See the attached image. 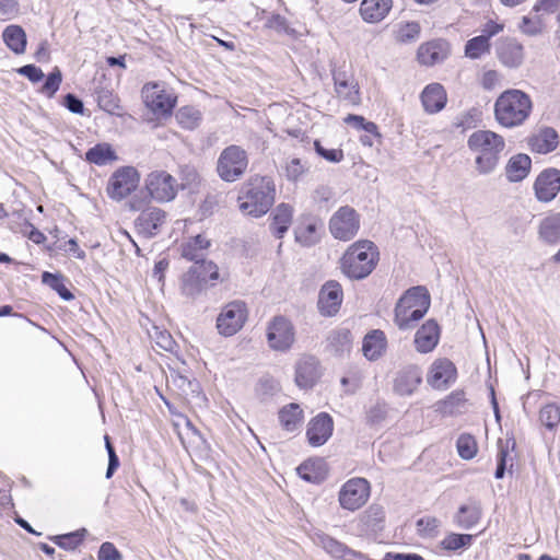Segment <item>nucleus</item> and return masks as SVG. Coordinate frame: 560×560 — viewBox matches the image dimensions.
<instances>
[{
  "label": "nucleus",
  "instance_id": "f257e3e1",
  "mask_svg": "<svg viewBox=\"0 0 560 560\" xmlns=\"http://www.w3.org/2000/svg\"><path fill=\"white\" fill-rule=\"evenodd\" d=\"M276 200V185L268 176L249 177L241 187L237 202L240 211L253 218L265 215Z\"/></svg>",
  "mask_w": 560,
  "mask_h": 560
},
{
  "label": "nucleus",
  "instance_id": "f03ea898",
  "mask_svg": "<svg viewBox=\"0 0 560 560\" xmlns=\"http://www.w3.org/2000/svg\"><path fill=\"white\" fill-rule=\"evenodd\" d=\"M468 149L475 153L476 170L480 175L494 172L505 148L502 136L491 130L474 131L467 139Z\"/></svg>",
  "mask_w": 560,
  "mask_h": 560
},
{
  "label": "nucleus",
  "instance_id": "7ed1b4c3",
  "mask_svg": "<svg viewBox=\"0 0 560 560\" xmlns=\"http://www.w3.org/2000/svg\"><path fill=\"white\" fill-rule=\"evenodd\" d=\"M380 259L377 246L369 240L353 243L342 255L340 268L351 280H362L369 277Z\"/></svg>",
  "mask_w": 560,
  "mask_h": 560
},
{
  "label": "nucleus",
  "instance_id": "20e7f679",
  "mask_svg": "<svg viewBox=\"0 0 560 560\" xmlns=\"http://www.w3.org/2000/svg\"><path fill=\"white\" fill-rule=\"evenodd\" d=\"M533 103L528 94L510 89L500 94L494 103L495 120L505 128L521 126L529 117Z\"/></svg>",
  "mask_w": 560,
  "mask_h": 560
},
{
  "label": "nucleus",
  "instance_id": "39448f33",
  "mask_svg": "<svg viewBox=\"0 0 560 560\" xmlns=\"http://www.w3.org/2000/svg\"><path fill=\"white\" fill-rule=\"evenodd\" d=\"M247 166V152L240 145L231 144L220 153L217 172L222 180L233 183L245 174Z\"/></svg>",
  "mask_w": 560,
  "mask_h": 560
},
{
  "label": "nucleus",
  "instance_id": "423d86ee",
  "mask_svg": "<svg viewBox=\"0 0 560 560\" xmlns=\"http://www.w3.org/2000/svg\"><path fill=\"white\" fill-rule=\"evenodd\" d=\"M145 106L159 116H170L176 106L177 97L165 89L164 83L149 82L142 88Z\"/></svg>",
  "mask_w": 560,
  "mask_h": 560
},
{
  "label": "nucleus",
  "instance_id": "0eeeda50",
  "mask_svg": "<svg viewBox=\"0 0 560 560\" xmlns=\"http://www.w3.org/2000/svg\"><path fill=\"white\" fill-rule=\"evenodd\" d=\"M248 316L245 302L235 300L225 304L217 318L219 334L231 337L242 329Z\"/></svg>",
  "mask_w": 560,
  "mask_h": 560
},
{
  "label": "nucleus",
  "instance_id": "6e6552de",
  "mask_svg": "<svg viewBox=\"0 0 560 560\" xmlns=\"http://www.w3.org/2000/svg\"><path fill=\"white\" fill-rule=\"evenodd\" d=\"M360 230V215L350 206L340 207L329 220V231L339 241L352 240Z\"/></svg>",
  "mask_w": 560,
  "mask_h": 560
},
{
  "label": "nucleus",
  "instance_id": "1a4fd4ad",
  "mask_svg": "<svg viewBox=\"0 0 560 560\" xmlns=\"http://www.w3.org/2000/svg\"><path fill=\"white\" fill-rule=\"evenodd\" d=\"M140 182V174L133 166L117 168L108 179L106 191L114 200H122L133 192Z\"/></svg>",
  "mask_w": 560,
  "mask_h": 560
},
{
  "label": "nucleus",
  "instance_id": "9d476101",
  "mask_svg": "<svg viewBox=\"0 0 560 560\" xmlns=\"http://www.w3.org/2000/svg\"><path fill=\"white\" fill-rule=\"evenodd\" d=\"M267 341L275 351L284 352L292 348L295 341V328L285 316H275L267 327Z\"/></svg>",
  "mask_w": 560,
  "mask_h": 560
},
{
  "label": "nucleus",
  "instance_id": "9b49d317",
  "mask_svg": "<svg viewBox=\"0 0 560 560\" xmlns=\"http://www.w3.org/2000/svg\"><path fill=\"white\" fill-rule=\"evenodd\" d=\"M370 497V483L364 478L349 479L339 491V503L341 508L355 511L359 510Z\"/></svg>",
  "mask_w": 560,
  "mask_h": 560
},
{
  "label": "nucleus",
  "instance_id": "f8f14e48",
  "mask_svg": "<svg viewBox=\"0 0 560 560\" xmlns=\"http://www.w3.org/2000/svg\"><path fill=\"white\" fill-rule=\"evenodd\" d=\"M145 189L160 202L171 201L177 195L176 179L165 171L151 172L145 178Z\"/></svg>",
  "mask_w": 560,
  "mask_h": 560
},
{
  "label": "nucleus",
  "instance_id": "ddd939ff",
  "mask_svg": "<svg viewBox=\"0 0 560 560\" xmlns=\"http://www.w3.org/2000/svg\"><path fill=\"white\" fill-rule=\"evenodd\" d=\"M431 304L430 294L425 287L418 285L408 289L398 300V312L404 316V308H410L409 317L422 318Z\"/></svg>",
  "mask_w": 560,
  "mask_h": 560
},
{
  "label": "nucleus",
  "instance_id": "4468645a",
  "mask_svg": "<svg viewBox=\"0 0 560 560\" xmlns=\"http://www.w3.org/2000/svg\"><path fill=\"white\" fill-rule=\"evenodd\" d=\"M343 300L341 284L336 280L325 282L318 293V310L324 316L336 315Z\"/></svg>",
  "mask_w": 560,
  "mask_h": 560
},
{
  "label": "nucleus",
  "instance_id": "2eb2a0df",
  "mask_svg": "<svg viewBox=\"0 0 560 560\" xmlns=\"http://www.w3.org/2000/svg\"><path fill=\"white\" fill-rule=\"evenodd\" d=\"M534 191L539 201H552L560 192V171L549 167L540 172L535 179Z\"/></svg>",
  "mask_w": 560,
  "mask_h": 560
},
{
  "label": "nucleus",
  "instance_id": "dca6fc26",
  "mask_svg": "<svg viewBox=\"0 0 560 560\" xmlns=\"http://www.w3.org/2000/svg\"><path fill=\"white\" fill-rule=\"evenodd\" d=\"M457 370L448 359L435 360L428 373L427 382L435 389H446L456 381Z\"/></svg>",
  "mask_w": 560,
  "mask_h": 560
},
{
  "label": "nucleus",
  "instance_id": "f3484780",
  "mask_svg": "<svg viewBox=\"0 0 560 560\" xmlns=\"http://www.w3.org/2000/svg\"><path fill=\"white\" fill-rule=\"evenodd\" d=\"M320 375V363L314 355H303L295 363V383L300 388H312Z\"/></svg>",
  "mask_w": 560,
  "mask_h": 560
},
{
  "label": "nucleus",
  "instance_id": "a211bd4d",
  "mask_svg": "<svg viewBox=\"0 0 560 560\" xmlns=\"http://www.w3.org/2000/svg\"><path fill=\"white\" fill-rule=\"evenodd\" d=\"M451 54L450 43L445 39H432L419 46L417 59L419 63L431 67L447 59Z\"/></svg>",
  "mask_w": 560,
  "mask_h": 560
},
{
  "label": "nucleus",
  "instance_id": "6ab92c4d",
  "mask_svg": "<svg viewBox=\"0 0 560 560\" xmlns=\"http://www.w3.org/2000/svg\"><path fill=\"white\" fill-rule=\"evenodd\" d=\"M334 420L327 412H320L307 424L306 436L312 446L324 445L332 435Z\"/></svg>",
  "mask_w": 560,
  "mask_h": 560
},
{
  "label": "nucleus",
  "instance_id": "aec40b11",
  "mask_svg": "<svg viewBox=\"0 0 560 560\" xmlns=\"http://www.w3.org/2000/svg\"><path fill=\"white\" fill-rule=\"evenodd\" d=\"M166 221V212L156 207H149L140 212L135 225L140 234L150 238L155 236Z\"/></svg>",
  "mask_w": 560,
  "mask_h": 560
},
{
  "label": "nucleus",
  "instance_id": "412c9836",
  "mask_svg": "<svg viewBox=\"0 0 560 560\" xmlns=\"http://www.w3.org/2000/svg\"><path fill=\"white\" fill-rule=\"evenodd\" d=\"M495 50L501 63L508 68H518L523 63L524 47L514 38H501Z\"/></svg>",
  "mask_w": 560,
  "mask_h": 560
},
{
  "label": "nucleus",
  "instance_id": "4be33fe9",
  "mask_svg": "<svg viewBox=\"0 0 560 560\" xmlns=\"http://www.w3.org/2000/svg\"><path fill=\"white\" fill-rule=\"evenodd\" d=\"M422 372L417 365H408L397 373L394 390L400 396H410L421 384Z\"/></svg>",
  "mask_w": 560,
  "mask_h": 560
},
{
  "label": "nucleus",
  "instance_id": "5701e85b",
  "mask_svg": "<svg viewBox=\"0 0 560 560\" xmlns=\"http://www.w3.org/2000/svg\"><path fill=\"white\" fill-rule=\"evenodd\" d=\"M440 340V326L434 319L427 320L415 335V347L420 353L435 349Z\"/></svg>",
  "mask_w": 560,
  "mask_h": 560
},
{
  "label": "nucleus",
  "instance_id": "b1692460",
  "mask_svg": "<svg viewBox=\"0 0 560 560\" xmlns=\"http://www.w3.org/2000/svg\"><path fill=\"white\" fill-rule=\"evenodd\" d=\"M385 512L381 505H370L360 517V533L368 537H376L383 530Z\"/></svg>",
  "mask_w": 560,
  "mask_h": 560
},
{
  "label": "nucleus",
  "instance_id": "393cba45",
  "mask_svg": "<svg viewBox=\"0 0 560 560\" xmlns=\"http://www.w3.org/2000/svg\"><path fill=\"white\" fill-rule=\"evenodd\" d=\"M202 266H191L182 277L180 291L187 298L195 299L206 291L210 285L207 278H202Z\"/></svg>",
  "mask_w": 560,
  "mask_h": 560
},
{
  "label": "nucleus",
  "instance_id": "a878e982",
  "mask_svg": "<svg viewBox=\"0 0 560 560\" xmlns=\"http://www.w3.org/2000/svg\"><path fill=\"white\" fill-rule=\"evenodd\" d=\"M352 334L347 328L331 330L326 338V351L335 357H345L352 349Z\"/></svg>",
  "mask_w": 560,
  "mask_h": 560
},
{
  "label": "nucleus",
  "instance_id": "bb28decb",
  "mask_svg": "<svg viewBox=\"0 0 560 560\" xmlns=\"http://www.w3.org/2000/svg\"><path fill=\"white\" fill-rule=\"evenodd\" d=\"M387 347L386 335L381 329H373L369 331L362 341L363 355L369 361L378 360L385 352Z\"/></svg>",
  "mask_w": 560,
  "mask_h": 560
},
{
  "label": "nucleus",
  "instance_id": "cd10ccee",
  "mask_svg": "<svg viewBox=\"0 0 560 560\" xmlns=\"http://www.w3.org/2000/svg\"><path fill=\"white\" fill-rule=\"evenodd\" d=\"M393 7V0H362L360 15L366 23H378L383 21Z\"/></svg>",
  "mask_w": 560,
  "mask_h": 560
},
{
  "label": "nucleus",
  "instance_id": "c85d7f7f",
  "mask_svg": "<svg viewBox=\"0 0 560 560\" xmlns=\"http://www.w3.org/2000/svg\"><path fill=\"white\" fill-rule=\"evenodd\" d=\"M538 238L546 245L556 246L560 243V213L550 212L540 220Z\"/></svg>",
  "mask_w": 560,
  "mask_h": 560
},
{
  "label": "nucleus",
  "instance_id": "c756f323",
  "mask_svg": "<svg viewBox=\"0 0 560 560\" xmlns=\"http://www.w3.org/2000/svg\"><path fill=\"white\" fill-rule=\"evenodd\" d=\"M559 144V135L551 127L541 128L535 136L529 138L528 145L532 151L547 154L557 149Z\"/></svg>",
  "mask_w": 560,
  "mask_h": 560
},
{
  "label": "nucleus",
  "instance_id": "7c9ffc66",
  "mask_svg": "<svg viewBox=\"0 0 560 560\" xmlns=\"http://www.w3.org/2000/svg\"><path fill=\"white\" fill-rule=\"evenodd\" d=\"M446 93L440 83H431L421 93V102L427 113L434 114L442 110L446 104Z\"/></svg>",
  "mask_w": 560,
  "mask_h": 560
},
{
  "label": "nucleus",
  "instance_id": "2f4dec72",
  "mask_svg": "<svg viewBox=\"0 0 560 560\" xmlns=\"http://www.w3.org/2000/svg\"><path fill=\"white\" fill-rule=\"evenodd\" d=\"M293 219V208L288 203H279L271 213L269 229L273 236L282 238L288 232Z\"/></svg>",
  "mask_w": 560,
  "mask_h": 560
},
{
  "label": "nucleus",
  "instance_id": "473e14b6",
  "mask_svg": "<svg viewBox=\"0 0 560 560\" xmlns=\"http://www.w3.org/2000/svg\"><path fill=\"white\" fill-rule=\"evenodd\" d=\"M532 168V160L525 153L511 156L505 165V176L510 183H518L525 179Z\"/></svg>",
  "mask_w": 560,
  "mask_h": 560
},
{
  "label": "nucleus",
  "instance_id": "72a5a7b5",
  "mask_svg": "<svg viewBox=\"0 0 560 560\" xmlns=\"http://www.w3.org/2000/svg\"><path fill=\"white\" fill-rule=\"evenodd\" d=\"M210 245V240L202 234H198L180 245V255L189 261L200 262L206 259V252Z\"/></svg>",
  "mask_w": 560,
  "mask_h": 560
},
{
  "label": "nucleus",
  "instance_id": "f704fd0d",
  "mask_svg": "<svg viewBox=\"0 0 560 560\" xmlns=\"http://www.w3.org/2000/svg\"><path fill=\"white\" fill-rule=\"evenodd\" d=\"M481 515L482 510L479 503L463 504L454 516V523L457 527L468 530L480 522Z\"/></svg>",
  "mask_w": 560,
  "mask_h": 560
},
{
  "label": "nucleus",
  "instance_id": "c9c22d12",
  "mask_svg": "<svg viewBox=\"0 0 560 560\" xmlns=\"http://www.w3.org/2000/svg\"><path fill=\"white\" fill-rule=\"evenodd\" d=\"M303 418V410L296 402L285 405L278 412L280 425L288 432L298 430L302 424Z\"/></svg>",
  "mask_w": 560,
  "mask_h": 560
},
{
  "label": "nucleus",
  "instance_id": "e433bc0d",
  "mask_svg": "<svg viewBox=\"0 0 560 560\" xmlns=\"http://www.w3.org/2000/svg\"><path fill=\"white\" fill-rule=\"evenodd\" d=\"M322 222L315 218H308L306 223L299 224L294 230L295 241L303 246L310 247L318 243L317 230Z\"/></svg>",
  "mask_w": 560,
  "mask_h": 560
},
{
  "label": "nucleus",
  "instance_id": "4c0bfd02",
  "mask_svg": "<svg viewBox=\"0 0 560 560\" xmlns=\"http://www.w3.org/2000/svg\"><path fill=\"white\" fill-rule=\"evenodd\" d=\"M466 398L463 390L452 392L445 399L436 402V410L444 416H455L464 412Z\"/></svg>",
  "mask_w": 560,
  "mask_h": 560
},
{
  "label": "nucleus",
  "instance_id": "58836bf2",
  "mask_svg": "<svg viewBox=\"0 0 560 560\" xmlns=\"http://www.w3.org/2000/svg\"><path fill=\"white\" fill-rule=\"evenodd\" d=\"M2 37L8 48L14 54L20 55L25 51L27 40L22 26L15 24L7 26Z\"/></svg>",
  "mask_w": 560,
  "mask_h": 560
},
{
  "label": "nucleus",
  "instance_id": "ea45409f",
  "mask_svg": "<svg viewBox=\"0 0 560 560\" xmlns=\"http://www.w3.org/2000/svg\"><path fill=\"white\" fill-rule=\"evenodd\" d=\"M499 452L497 455V468L494 471L495 479H502L508 470V463L513 462L512 457H509L510 450H514L516 442L513 438L506 439L505 441H498ZM513 467V463L510 464V469Z\"/></svg>",
  "mask_w": 560,
  "mask_h": 560
},
{
  "label": "nucleus",
  "instance_id": "a19ab883",
  "mask_svg": "<svg viewBox=\"0 0 560 560\" xmlns=\"http://www.w3.org/2000/svg\"><path fill=\"white\" fill-rule=\"evenodd\" d=\"M85 160L95 165H106L117 160L116 152L109 143H97L85 152Z\"/></svg>",
  "mask_w": 560,
  "mask_h": 560
},
{
  "label": "nucleus",
  "instance_id": "79ce46f5",
  "mask_svg": "<svg viewBox=\"0 0 560 560\" xmlns=\"http://www.w3.org/2000/svg\"><path fill=\"white\" fill-rule=\"evenodd\" d=\"M175 117L178 125L187 130L196 129L202 120L201 112L197 107L190 105L180 107L176 112Z\"/></svg>",
  "mask_w": 560,
  "mask_h": 560
},
{
  "label": "nucleus",
  "instance_id": "37998d69",
  "mask_svg": "<svg viewBox=\"0 0 560 560\" xmlns=\"http://www.w3.org/2000/svg\"><path fill=\"white\" fill-rule=\"evenodd\" d=\"M336 95L341 100L351 105H358L361 102L360 88L355 79L339 82L334 86Z\"/></svg>",
  "mask_w": 560,
  "mask_h": 560
},
{
  "label": "nucleus",
  "instance_id": "c03bdc74",
  "mask_svg": "<svg viewBox=\"0 0 560 560\" xmlns=\"http://www.w3.org/2000/svg\"><path fill=\"white\" fill-rule=\"evenodd\" d=\"M324 463L318 462H304L298 467L300 477L308 482L319 483L325 479V470L322 469Z\"/></svg>",
  "mask_w": 560,
  "mask_h": 560
},
{
  "label": "nucleus",
  "instance_id": "a18cd8bd",
  "mask_svg": "<svg viewBox=\"0 0 560 560\" xmlns=\"http://www.w3.org/2000/svg\"><path fill=\"white\" fill-rule=\"evenodd\" d=\"M86 529L81 528L68 534L50 536L49 539L58 547L66 550H74L84 539Z\"/></svg>",
  "mask_w": 560,
  "mask_h": 560
},
{
  "label": "nucleus",
  "instance_id": "49530a36",
  "mask_svg": "<svg viewBox=\"0 0 560 560\" xmlns=\"http://www.w3.org/2000/svg\"><path fill=\"white\" fill-rule=\"evenodd\" d=\"M42 281L56 291L63 301H71L74 299L73 293L65 285L63 277L61 275L45 271L42 275Z\"/></svg>",
  "mask_w": 560,
  "mask_h": 560
},
{
  "label": "nucleus",
  "instance_id": "de8ad7c7",
  "mask_svg": "<svg viewBox=\"0 0 560 560\" xmlns=\"http://www.w3.org/2000/svg\"><path fill=\"white\" fill-rule=\"evenodd\" d=\"M489 51L490 42L488 40V36L485 35L475 36L465 44V55L470 59H479Z\"/></svg>",
  "mask_w": 560,
  "mask_h": 560
},
{
  "label": "nucleus",
  "instance_id": "09e8293b",
  "mask_svg": "<svg viewBox=\"0 0 560 560\" xmlns=\"http://www.w3.org/2000/svg\"><path fill=\"white\" fill-rule=\"evenodd\" d=\"M472 542V535L451 533L441 541V547L447 551H457L468 548Z\"/></svg>",
  "mask_w": 560,
  "mask_h": 560
},
{
  "label": "nucleus",
  "instance_id": "8fccbe9b",
  "mask_svg": "<svg viewBox=\"0 0 560 560\" xmlns=\"http://www.w3.org/2000/svg\"><path fill=\"white\" fill-rule=\"evenodd\" d=\"M457 452L460 458L469 460L478 452L476 439L471 434L463 433L456 441Z\"/></svg>",
  "mask_w": 560,
  "mask_h": 560
},
{
  "label": "nucleus",
  "instance_id": "3c124183",
  "mask_svg": "<svg viewBox=\"0 0 560 560\" xmlns=\"http://www.w3.org/2000/svg\"><path fill=\"white\" fill-rule=\"evenodd\" d=\"M96 100L98 106L109 114H115L120 108L119 100L113 94L110 90L103 88L97 90Z\"/></svg>",
  "mask_w": 560,
  "mask_h": 560
},
{
  "label": "nucleus",
  "instance_id": "603ef678",
  "mask_svg": "<svg viewBox=\"0 0 560 560\" xmlns=\"http://www.w3.org/2000/svg\"><path fill=\"white\" fill-rule=\"evenodd\" d=\"M416 525L421 537L433 538L439 534L441 521L434 516H424L419 518Z\"/></svg>",
  "mask_w": 560,
  "mask_h": 560
},
{
  "label": "nucleus",
  "instance_id": "864d4df0",
  "mask_svg": "<svg viewBox=\"0 0 560 560\" xmlns=\"http://www.w3.org/2000/svg\"><path fill=\"white\" fill-rule=\"evenodd\" d=\"M539 419L547 429H555L560 422V407L556 404H547L540 409Z\"/></svg>",
  "mask_w": 560,
  "mask_h": 560
},
{
  "label": "nucleus",
  "instance_id": "5fc2aeb1",
  "mask_svg": "<svg viewBox=\"0 0 560 560\" xmlns=\"http://www.w3.org/2000/svg\"><path fill=\"white\" fill-rule=\"evenodd\" d=\"M421 32V26L418 22H408L399 26L397 31V40L402 44H410L416 42Z\"/></svg>",
  "mask_w": 560,
  "mask_h": 560
},
{
  "label": "nucleus",
  "instance_id": "6e6d98bb",
  "mask_svg": "<svg viewBox=\"0 0 560 560\" xmlns=\"http://www.w3.org/2000/svg\"><path fill=\"white\" fill-rule=\"evenodd\" d=\"M62 82V73L58 67H55L45 79L40 93L51 98L60 88Z\"/></svg>",
  "mask_w": 560,
  "mask_h": 560
},
{
  "label": "nucleus",
  "instance_id": "4d7b16f0",
  "mask_svg": "<svg viewBox=\"0 0 560 560\" xmlns=\"http://www.w3.org/2000/svg\"><path fill=\"white\" fill-rule=\"evenodd\" d=\"M518 30L527 36H536L544 30L542 19L538 14L535 16L524 15L518 24Z\"/></svg>",
  "mask_w": 560,
  "mask_h": 560
},
{
  "label": "nucleus",
  "instance_id": "13d9d810",
  "mask_svg": "<svg viewBox=\"0 0 560 560\" xmlns=\"http://www.w3.org/2000/svg\"><path fill=\"white\" fill-rule=\"evenodd\" d=\"M319 544L326 552L337 559H341L348 548V546L328 535L320 536Z\"/></svg>",
  "mask_w": 560,
  "mask_h": 560
},
{
  "label": "nucleus",
  "instance_id": "bf43d9fd",
  "mask_svg": "<svg viewBox=\"0 0 560 560\" xmlns=\"http://www.w3.org/2000/svg\"><path fill=\"white\" fill-rule=\"evenodd\" d=\"M192 266L203 267L202 272H200V276H202V278H207V284H209L210 287H214L218 280H224L223 278H221L219 267L211 260L205 259L201 260L200 262H194Z\"/></svg>",
  "mask_w": 560,
  "mask_h": 560
},
{
  "label": "nucleus",
  "instance_id": "052dcab7",
  "mask_svg": "<svg viewBox=\"0 0 560 560\" xmlns=\"http://www.w3.org/2000/svg\"><path fill=\"white\" fill-rule=\"evenodd\" d=\"M308 165L303 163L301 159H292L285 166V175L290 182H298L308 172Z\"/></svg>",
  "mask_w": 560,
  "mask_h": 560
},
{
  "label": "nucleus",
  "instance_id": "680f3d73",
  "mask_svg": "<svg viewBox=\"0 0 560 560\" xmlns=\"http://www.w3.org/2000/svg\"><path fill=\"white\" fill-rule=\"evenodd\" d=\"M316 153L330 163H339L343 160V151L341 149H326L319 140L314 141Z\"/></svg>",
  "mask_w": 560,
  "mask_h": 560
},
{
  "label": "nucleus",
  "instance_id": "e2e57ef3",
  "mask_svg": "<svg viewBox=\"0 0 560 560\" xmlns=\"http://www.w3.org/2000/svg\"><path fill=\"white\" fill-rule=\"evenodd\" d=\"M16 72L27 78L32 83H38L45 78L43 70L32 63L20 67Z\"/></svg>",
  "mask_w": 560,
  "mask_h": 560
},
{
  "label": "nucleus",
  "instance_id": "0e129e2a",
  "mask_svg": "<svg viewBox=\"0 0 560 560\" xmlns=\"http://www.w3.org/2000/svg\"><path fill=\"white\" fill-rule=\"evenodd\" d=\"M98 560H122V555L113 542L105 541L97 552Z\"/></svg>",
  "mask_w": 560,
  "mask_h": 560
},
{
  "label": "nucleus",
  "instance_id": "69168bd1",
  "mask_svg": "<svg viewBox=\"0 0 560 560\" xmlns=\"http://www.w3.org/2000/svg\"><path fill=\"white\" fill-rule=\"evenodd\" d=\"M155 343L163 350L173 352L177 347L172 335L166 330H156L154 336Z\"/></svg>",
  "mask_w": 560,
  "mask_h": 560
},
{
  "label": "nucleus",
  "instance_id": "338daca9",
  "mask_svg": "<svg viewBox=\"0 0 560 560\" xmlns=\"http://www.w3.org/2000/svg\"><path fill=\"white\" fill-rule=\"evenodd\" d=\"M279 389V383L272 377H262L257 385V392L262 396H273Z\"/></svg>",
  "mask_w": 560,
  "mask_h": 560
},
{
  "label": "nucleus",
  "instance_id": "774afa93",
  "mask_svg": "<svg viewBox=\"0 0 560 560\" xmlns=\"http://www.w3.org/2000/svg\"><path fill=\"white\" fill-rule=\"evenodd\" d=\"M560 9V0H537L532 12L552 14Z\"/></svg>",
  "mask_w": 560,
  "mask_h": 560
}]
</instances>
